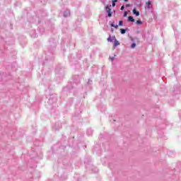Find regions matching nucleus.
Wrapping results in <instances>:
<instances>
[{"label": "nucleus", "instance_id": "obj_1", "mask_svg": "<svg viewBox=\"0 0 181 181\" xmlns=\"http://www.w3.org/2000/svg\"><path fill=\"white\" fill-rule=\"evenodd\" d=\"M114 40V45H113V49H115V47H117V46H119V41L117 40V38H115V36H112L111 37V35H110L107 37V42H112Z\"/></svg>", "mask_w": 181, "mask_h": 181}, {"label": "nucleus", "instance_id": "obj_14", "mask_svg": "<svg viewBox=\"0 0 181 181\" xmlns=\"http://www.w3.org/2000/svg\"><path fill=\"white\" fill-rule=\"evenodd\" d=\"M136 23L137 25H142V21L141 20H138V21H136Z\"/></svg>", "mask_w": 181, "mask_h": 181}, {"label": "nucleus", "instance_id": "obj_5", "mask_svg": "<svg viewBox=\"0 0 181 181\" xmlns=\"http://www.w3.org/2000/svg\"><path fill=\"white\" fill-rule=\"evenodd\" d=\"M127 30H129L128 28L124 29V28H121L120 29V33L122 35H125V33H127Z\"/></svg>", "mask_w": 181, "mask_h": 181}, {"label": "nucleus", "instance_id": "obj_4", "mask_svg": "<svg viewBox=\"0 0 181 181\" xmlns=\"http://www.w3.org/2000/svg\"><path fill=\"white\" fill-rule=\"evenodd\" d=\"M64 18H67V16H70V11L66 10L64 12Z\"/></svg>", "mask_w": 181, "mask_h": 181}, {"label": "nucleus", "instance_id": "obj_11", "mask_svg": "<svg viewBox=\"0 0 181 181\" xmlns=\"http://www.w3.org/2000/svg\"><path fill=\"white\" fill-rule=\"evenodd\" d=\"M74 83H75L76 84H80V79H74Z\"/></svg>", "mask_w": 181, "mask_h": 181}, {"label": "nucleus", "instance_id": "obj_16", "mask_svg": "<svg viewBox=\"0 0 181 181\" xmlns=\"http://www.w3.org/2000/svg\"><path fill=\"white\" fill-rule=\"evenodd\" d=\"M124 9H125V6L123 5L121 6L120 10L124 11Z\"/></svg>", "mask_w": 181, "mask_h": 181}, {"label": "nucleus", "instance_id": "obj_3", "mask_svg": "<svg viewBox=\"0 0 181 181\" xmlns=\"http://www.w3.org/2000/svg\"><path fill=\"white\" fill-rule=\"evenodd\" d=\"M146 8L147 9H151L152 8V3H151V1H148L146 2Z\"/></svg>", "mask_w": 181, "mask_h": 181}, {"label": "nucleus", "instance_id": "obj_18", "mask_svg": "<svg viewBox=\"0 0 181 181\" xmlns=\"http://www.w3.org/2000/svg\"><path fill=\"white\" fill-rule=\"evenodd\" d=\"M114 59H115V57H111L110 58L111 62H114Z\"/></svg>", "mask_w": 181, "mask_h": 181}, {"label": "nucleus", "instance_id": "obj_20", "mask_svg": "<svg viewBox=\"0 0 181 181\" xmlns=\"http://www.w3.org/2000/svg\"><path fill=\"white\" fill-rule=\"evenodd\" d=\"M34 37H36V35H35Z\"/></svg>", "mask_w": 181, "mask_h": 181}, {"label": "nucleus", "instance_id": "obj_6", "mask_svg": "<svg viewBox=\"0 0 181 181\" xmlns=\"http://www.w3.org/2000/svg\"><path fill=\"white\" fill-rule=\"evenodd\" d=\"M133 14L136 16H139V11H136V8H133Z\"/></svg>", "mask_w": 181, "mask_h": 181}, {"label": "nucleus", "instance_id": "obj_7", "mask_svg": "<svg viewBox=\"0 0 181 181\" xmlns=\"http://www.w3.org/2000/svg\"><path fill=\"white\" fill-rule=\"evenodd\" d=\"M86 132L87 135H88L89 136H91V135H93V129H88Z\"/></svg>", "mask_w": 181, "mask_h": 181}, {"label": "nucleus", "instance_id": "obj_17", "mask_svg": "<svg viewBox=\"0 0 181 181\" xmlns=\"http://www.w3.org/2000/svg\"><path fill=\"white\" fill-rule=\"evenodd\" d=\"M125 6H126V8H129V6H131V4H126Z\"/></svg>", "mask_w": 181, "mask_h": 181}, {"label": "nucleus", "instance_id": "obj_19", "mask_svg": "<svg viewBox=\"0 0 181 181\" xmlns=\"http://www.w3.org/2000/svg\"><path fill=\"white\" fill-rule=\"evenodd\" d=\"M124 2H128V0H124Z\"/></svg>", "mask_w": 181, "mask_h": 181}, {"label": "nucleus", "instance_id": "obj_12", "mask_svg": "<svg viewBox=\"0 0 181 181\" xmlns=\"http://www.w3.org/2000/svg\"><path fill=\"white\" fill-rule=\"evenodd\" d=\"M116 2H118V0H113L112 1V6H115V3Z\"/></svg>", "mask_w": 181, "mask_h": 181}, {"label": "nucleus", "instance_id": "obj_8", "mask_svg": "<svg viewBox=\"0 0 181 181\" xmlns=\"http://www.w3.org/2000/svg\"><path fill=\"white\" fill-rule=\"evenodd\" d=\"M128 21L129 22H135V19H134V17L132 16H130L128 17Z\"/></svg>", "mask_w": 181, "mask_h": 181}, {"label": "nucleus", "instance_id": "obj_13", "mask_svg": "<svg viewBox=\"0 0 181 181\" xmlns=\"http://www.w3.org/2000/svg\"><path fill=\"white\" fill-rule=\"evenodd\" d=\"M123 25H124V21H119V24H118V26H122Z\"/></svg>", "mask_w": 181, "mask_h": 181}, {"label": "nucleus", "instance_id": "obj_10", "mask_svg": "<svg viewBox=\"0 0 181 181\" xmlns=\"http://www.w3.org/2000/svg\"><path fill=\"white\" fill-rule=\"evenodd\" d=\"M131 47L132 49H134V47H136V43L132 42V44L131 45Z\"/></svg>", "mask_w": 181, "mask_h": 181}, {"label": "nucleus", "instance_id": "obj_15", "mask_svg": "<svg viewBox=\"0 0 181 181\" xmlns=\"http://www.w3.org/2000/svg\"><path fill=\"white\" fill-rule=\"evenodd\" d=\"M127 15H128V12L127 11H124V13H123L124 18L127 17Z\"/></svg>", "mask_w": 181, "mask_h": 181}, {"label": "nucleus", "instance_id": "obj_9", "mask_svg": "<svg viewBox=\"0 0 181 181\" xmlns=\"http://www.w3.org/2000/svg\"><path fill=\"white\" fill-rule=\"evenodd\" d=\"M110 26L112 27V28H115V29H118V25H115V24H114V22L113 23H112L111 24H110Z\"/></svg>", "mask_w": 181, "mask_h": 181}, {"label": "nucleus", "instance_id": "obj_2", "mask_svg": "<svg viewBox=\"0 0 181 181\" xmlns=\"http://www.w3.org/2000/svg\"><path fill=\"white\" fill-rule=\"evenodd\" d=\"M106 12L109 18H111V16H112V12L111 11V8H110L108 6H106Z\"/></svg>", "mask_w": 181, "mask_h": 181}]
</instances>
